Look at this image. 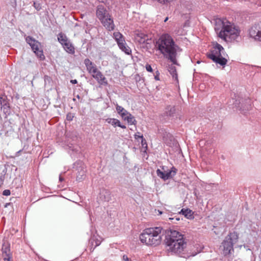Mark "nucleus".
Segmentation results:
<instances>
[{"label":"nucleus","mask_w":261,"mask_h":261,"mask_svg":"<svg viewBox=\"0 0 261 261\" xmlns=\"http://www.w3.org/2000/svg\"><path fill=\"white\" fill-rule=\"evenodd\" d=\"M155 48L173 64H177L176 50L172 38L168 34L162 35L155 43Z\"/></svg>","instance_id":"nucleus-1"},{"label":"nucleus","mask_w":261,"mask_h":261,"mask_svg":"<svg viewBox=\"0 0 261 261\" xmlns=\"http://www.w3.org/2000/svg\"><path fill=\"white\" fill-rule=\"evenodd\" d=\"M165 243L168 250L176 253L182 252L186 246L183 235L175 230H165Z\"/></svg>","instance_id":"nucleus-2"},{"label":"nucleus","mask_w":261,"mask_h":261,"mask_svg":"<svg viewBox=\"0 0 261 261\" xmlns=\"http://www.w3.org/2000/svg\"><path fill=\"white\" fill-rule=\"evenodd\" d=\"M164 232L165 230L162 227H149L143 231L139 238L141 242L146 245L156 246L161 244Z\"/></svg>","instance_id":"nucleus-3"},{"label":"nucleus","mask_w":261,"mask_h":261,"mask_svg":"<svg viewBox=\"0 0 261 261\" xmlns=\"http://www.w3.org/2000/svg\"><path fill=\"white\" fill-rule=\"evenodd\" d=\"M215 29L218 36L225 41L227 40V38L235 39L239 34L238 30L226 19H218Z\"/></svg>","instance_id":"nucleus-4"},{"label":"nucleus","mask_w":261,"mask_h":261,"mask_svg":"<svg viewBox=\"0 0 261 261\" xmlns=\"http://www.w3.org/2000/svg\"><path fill=\"white\" fill-rule=\"evenodd\" d=\"M224 51V48L220 44L217 43L213 49L207 53L206 56L216 63L224 66L227 64V60L223 57Z\"/></svg>","instance_id":"nucleus-5"},{"label":"nucleus","mask_w":261,"mask_h":261,"mask_svg":"<svg viewBox=\"0 0 261 261\" xmlns=\"http://www.w3.org/2000/svg\"><path fill=\"white\" fill-rule=\"evenodd\" d=\"M238 234L236 232H230L221 243L220 248L225 256L230 254L233 251V245L238 240Z\"/></svg>","instance_id":"nucleus-6"},{"label":"nucleus","mask_w":261,"mask_h":261,"mask_svg":"<svg viewBox=\"0 0 261 261\" xmlns=\"http://www.w3.org/2000/svg\"><path fill=\"white\" fill-rule=\"evenodd\" d=\"M25 40L27 43L30 45L31 48L36 55L41 59H43L44 58V56L43 54V51L42 50L39 49L40 43L31 36L27 37Z\"/></svg>","instance_id":"nucleus-7"},{"label":"nucleus","mask_w":261,"mask_h":261,"mask_svg":"<svg viewBox=\"0 0 261 261\" xmlns=\"http://www.w3.org/2000/svg\"><path fill=\"white\" fill-rule=\"evenodd\" d=\"M176 172L177 169L174 167H172L171 170H167L164 173L161 172L160 169H158L156 171L158 176L164 180L172 178L176 174Z\"/></svg>","instance_id":"nucleus-8"},{"label":"nucleus","mask_w":261,"mask_h":261,"mask_svg":"<svg viewBox=\"0 0 261 261\" xmlns=\"http://www.w3.org/2000/svg\"><path fill=\"white\" fill-rule=\"evenodd\" d=\"M249 35L255 40L261 41V22L250 28Z\"/></svg>","instance_id":"nucleus-9"},{"label":"nucleus","mask_w":261,"mask_h":261,"mask_svg":"<svg viewBox=\"0 0 261 261\" xmlns=\"http://www.w3.org/2000/svg\"><path fill=\"white\" fill-rule=\"evenodd\" d=\"M96 16L100 20H101L105 18L109 17L110 14L102 5H99L97 7Z\"/></svg>","instance_id":"nucleus-10"},{"label":"nucleus","mask_w":261,"mask_h":261,"mask_svg":"<svg viewBox=\"0 0 261 261\" xmlns=\"http://www.w3.org/2000/svg\"><path fill=\"white\" fill-rule=\"evenodd\" d=\"M116 42L119 48L122 51H124L126 54L127 55H129L130 54L132 51L131 49L128 46H127L123 35L121 38H119V40H116Z\"/></svg>","instance_id":"nucleus-11"},{"label":"nucleus","mask_w":261,"mask_h":261,"mask_svg":"<svg viewBox=\"0 0 261 261\" xmlns=\"http://www.w3.org/2000/svg\"><path fill=\"white\" fill-rule=\"evenodd\" d=\"M103 25L109 31H112L114 29L115 25L113 20L110 15L109 17L105 18L100 20Z\"/></svg>","instance_id":"nucleus-12"},{"label":"nucleus","mask_w":261,"mask_h":261,"mask_svg":"<svg viewBox=\"0 0 261 261\" xmlns=\"http://www.w3.org/2000/svg\"><path fill=\"white\" fill-rule=\"evenodd\" d=\"M0 102L1 109L3 111V112L5 114H10V109L6 96L1 97Z\"/></svg>","instance_id":"nucleus-13"},{"label":"nucleus","mask_w":261,"mask_h":261,"mask_svg":"<svg viewBox=\"0 0 261 261\" xmlns=\"http://www.w3.org/2000/svg\"><path fill=\"white\" fill-rule=\"evenodd\" d=\"M101 242L100 238H98L95 236L91 237L89 240V247L91 252L93 251L94 249L101 244Z\"/></svg>","instance_id":"nucleus-14"},{"label":"nucleus","mask_w":261,"mask_h":261,"mask_svg":"<svg viewBox=\"0 0 261 261\" xmlns=\"http://www.w3.org/2000/svg\"><path fill=\"white\" fill-rule=\"evenodd\" d=\"M93 77L94 78L100 85L105 86L108 85V82L106 78L100 71H99L96 74H95V75H93Z\"/></svg>","instance_id":"nucleus-15"},{"label":"nucleus","mask_w":261,"mask_h":261,"mask_svg":"<svg viewBox=\"0 0 261 261\" xmlns=\"http://www.w3.org/2000/svg\"><path fill=\"white\" fill-rule=\"evenodd\" d=\"M136 39L140 43H149L147 41L150 40L148 35L142 33H139L137 34Z\"/></svg>","instance_id":"nucleus-16"},{"label":"nucleus","mask_w":261,"mask_h":261,"mask_svg":"<svg viewBox=\"0 0 261 261\" xmlns=\"http://www.w3.org/2000/svg\"><path fill=\"white\" fill-rule=\"evenodd\" d=\"M179 215L182 214L185 216V217L189 219H192L194 218L193 216V212L192 210L189 208H182L180 212L179 213Z\"/></svg>","instance_id":"nucleus-17"},{"label":"nucleus","mask_w":261,"mask_h":261,"mask_svg":"<svg viewBox=\"0 0 261 261\" xmlns=\"http://www.w3.org/2000/svg\"><path fill=\"white\" fill-rule=\"evenodd\" d=\"M176 109L174 106H167L165 109V114L167 116L172 117L175 116Z\"/></svg>","instance_id":"nucleus-18"},{"label":"nucleus","mask_w":261,"mask_h":261,"mask_svg":"<svg viewBox=\"0 0 261 261\" xmlns=\"http://www.w3.org/2000/svg\"><path fill=\"white\" fill-rule=\"evenodd\" d=\"M63 47L66 51L69 54H73L75 53V48L70 41L66 43H65Z\"/></svg>","instance_id":"nucleus-19"},{"label":"nucleus","mask_w":261,"mask_h":261,"mask_svg":"<svg viewBox=\"0 0 261 261\" xmlns=\"http://www.w3.org/2000/svg\"><path fill=\"white\" fill-rule=\"evenodd\" d=\"M58 40L62 46L64 45L65 43H66L70 41L67 37L62 33H60L58 34Z\"/></svg>","instance_id":"nucleus-20"},{"label":"nucleus","mask_w":261,"mask_h":261,"mask_svg":"<svg viewBox=\"0 0 261 261\" xmlns=\"http://www.w3.org/2000/svg\"><path fill=\"white\" fill-rule=\"evenodd\" d=\"M3 252V256L4 257V259H6V258H11V255L10 253V250L8 247L5 246L3 245L2 249Z\"/></svg>","instance_id":"nucleus-21"},{"label":"nucleus","mask_w":261,"mask_h":261,"mask_svg":"<svg viewBox=\"0 0 261 261\" xmlns=\"http://www.w3.org/2000/svg\"><path fill=\"white\" fill-rule=\"evenodd\" d=\"M124 120H127V122L130 124H136L137 121L136 120L135 117L129 113L128 114L124 116V118H123Z\"/></svg>","instance_id":"nucleus-22"},{"label":"nucleus","mask_w":261,"mask_h":261,"mask_svg":"<svg viewBox=\"0 0 261 261\" xmlns=\"http://www.w3.org/2000/svg\"><path fill=\"white\" fill-rule=\"evenodd\" d=\"M84 64L86 65L88 71L91 70L92 69H94L96 67V66L88 58L85 59Z\"/></svg>","instance_id":"nucleus-23"},{"label":"nucleus","mask_w":261,"mask_h":261,"mask_svg":"<svg viewBox=\"0 0 261 261\" xmlns=\"http://www.w3.org/2000/svg\"><path fill=\"white\" fill-rule=\"evenodd\" d=\"M116 110L118 113L121 116V117L124 118V116L128 114V113L126 110H125L123 107L120 106L118 105L116 106Z\"/></svg>","instance_id":"nucleus-24"},{"label":"nucleus","mask_w":261,"mask_h":261,"mask_svg":"<svg viewBox=\"0 0 261 261\" xmlns=\"http://www.w3.org/2000/svg\"><path fill=\"white\" fill-rule=\"evenodd\" d=\"M101 198L106 201H109L111 199V193L108 190H103L101 193Z\"/></svg>","instance_id":"nucleus-25"},{"label":"nucleus","mask_w":261,"mask_h":261,"mask_svg":"<svg viewBox=\"0 0 261 261\" xmlns=\"http://www.w3.org/2000/svg\"><path fill=\"white\" fill-rule=\"evenodd\" d=\"M168 71L172 75L173 78L177 80V74L175 67L173 65L169 66Z\"/></svg>","instance_id":"nucleus-26"},{"label":"nucleus","mask_w":261,"mask_h":261,"mask_svg":"<svg viewBox=\"0 0 261 261\" xmlns=\"http://www.w3.org/2000/svg\"><path fill=\"white\" fill-rule=\"evenodd\" d=\"M85 175V170H84L83 167H82L80 170H78L76 175V180L79 181H81L83 178L84 176Z\"/></svg>","instance_id":"nucleus-27"},{"label":"nucleus","mask_w":261,"mask_h":261,"mask_svg":"<svg viewBox=\"0 0 261 261\" xmlns=\"http://www.w3.org/2000/svg\"><path fill=\"white\" fill-rule=\"evenodd\" d=\"M106 121L112 124L114 127L119 125V120L115 118H108L106 119Z\"/></svg>","instance_id":"nucleus-28"},{"label":"nucleus","mask_w":261,"mask_h":261,"mask_svg":"<svg viewBox=\"0 0 261 261\" xmlns=\"http://www.w3.org/2000/svg\"><path fill=\"white\" fill-rule=\"evenodd\" d=\"M122 35L118 32H114L113 33V37L115 40H119V38H121Z\"/></svg>","instance_id":"nucleus-29"},{"label":"nucleus","mask_w":261,"mask_h":261,"mask_svg":"<svg viewBox=\"0 0 261 261\" xmlns=\"http://www.w3.org/2000/svg\"><path fill=\"white\" fill-rule=\"evenodd\" d=\"M99 70H98L97 68V67H96L95 68H94V69H92L91 70H90L88 71V72L89 73H90L91 74V75L93 76V75H95V74H96V73H97V72L99 71Z\"/></svg>","instance_id":"nucleus-30"},{"label":"nucleus","mask_w":261,"mask_h":261,"mask_svg":"<svg viewBox=\"0 0 261 261\" xmlns=\"http://www.w3.org/2000/svg\"><path fill=\"white\" fill-rule=\"evenodd\" d=\"M33 6L37 11H39L41 9L40 4L38 2H34Z\"/></svg>","instance_id":"nucleus-31"},{"label":"nucleus","mask_w":261,"mask_h":261,"mask_svg":"<svg viewBox=\"0 0 261 261\" xmlns=\"http://www.w3.org/2000/svg\"><path fill=\"white\" fill-rule=\"evenodd\" d=\"M10 2L11 5L15 8L17 5V0H8Z\"/></svg>","instance_id":"nucleus-32"},{"label":"nucleus","mask_w":261,"mask_h":261,"mask_svg":"<svg viewBox=\"0 0 261 261\" xmlns=\"http://www.w3.org/2000/svg\"><path fill=\"white\" fill-rule=\"evenodd\" d=\"M73 118V116L71 113H68L66 116V119L67 120L71 121L72 120Z\"/></svg>","instance_id":"nucleus-33"},{"label":"nucleus","mask_w":261,"mask_h":261,"mask_svg":"<svg viewBox=\"0 0 261 261\" xmlns=\"http://www.w3.org/2000/svg\"><path fill=\"white\" fill-rule=\"evenodd\" d=\"M11 194V192L9 190H5L3 192V195L5 196H9Z\"/></svg>","instance_id":"nucleus-34"},{"label":"nucleus","mask_w":261,"mask_h":261,"mask_svg":"<svg viewBox=\"0 0 261 261\" xmlns=\"http://www.w3.org/2000/svg\"><path fill=\"white\" fill-rule=\"evenodd\" d=\"M146 69L147 71L149 72H151L152 71L151 66L149 64H147L146 65Z\"/></svg>","instance_id":"nucleus-35"},{"label":"nucleus","mask_w":261,"mask_h":261,"mask_svg":"<svg viewBox=\"0 0 261 261\" xmlns=\"http://www.w3.org/2000/svg\"><path fill=\"white\" fill-rule=\"evenodd\" d=\"M170 219L172 220H175V221H178L180 220V218L179 216H175L173 218H170Z\"/></svg>","instance_id":"nucleus-36"},{"label":"nucleus","mask_w":261,"mask_h":261,"mask_svg":"<svg viewBox=\"0 0 261 261\" xmlns=\"http://www.w3.org/2000/svg\"><path fill=\"white\" fill-rule=\"evenodd\" d=\"M161 172H163V173L165 172H166V170H168L167 169V167H166V166H163L162 167H161Z\"/></svg>","instance_id":"nucleus-37"},{"label":"nucleus","mask_w":261,"mask_h":261,"mask_svg":"<svg viewBox=\"0 0 261 261\" xmlns=\"http://www.w3.org/2000/svg\"><path fill=\"white\" fill-rule=\"evenodd\" d=\"M123 261H132L126 255H124L123 256Z\"/></svg>","instance_id":"nucleus-38"},{"label":"nucleus","mask_w":261,"mask_h":261,"mask_svg":"<svg viewBox=\"0 0 261 261\" xmlns=\"http://www.w3.org/2000/svg\"><path fill=\"white\" fill-rule=\"evenodd\" d=\"M160 3H165V2H170L171 1H173V0H158Z\"/></svg>","instance_id":"nucleus-39"},{"label":"nucleus","mask_w":261,"mask_h":261,"mask_svg":"<svg viewBox=\"0 0 261 261\" xmlns=\"http://www.w3.org/2000/svg\"><path fill=\"white\" fill-rule=\"evenodd\" d=\"M117 126H119L122 128H126V126L124 125H122L120 123V122L119 121V125H117Z\"/></svg>","instance_id":"nucleus-40"},{"label":"nucleus","mask_w":261,"mask_h":261,"mask_svg":"<svg viewBox=\"0 0 261 261\" xmlns=\"http://www.w3.org/2000/svg\"><path fill=\"white\" fill-rule=\"evenodd\" d=\"M70 82L73 84H75L77 83V81L76 80H72L70 81Z\"/></svg>","instance_id":"nucleus-41"},{"label":"nucleus","mask_w":261,"mask_h":261,"mask_svg":"<svg viewBox=\"0 0 261 261\" xmlns=\"http://www.w3.org/2000/svg\"><path fill=\"white\" fill-rule=\"evenodd\" d=\"M3 178H4V177L2 176H1L0 177V187L1 186L2 184H3Z\"/></svg>","instance_id":"nucleus-42"},{"label":"nucleus","mask_w":261,"mask_h":261,"mask_svg":"<svg viewBox=\"0 0 261 261\" xmlns=\"http://www.w3.org/2000/svg\"><path fill=\"white\" fill-rule=\"evenodd\" d=\"M154 79L156 81H159L160 79H159V74H156V75L154 76Z\"/></svg>","instance_id":"nucleus-43"},{"label":"nucleus","mask_w":261,"mask_h":261,"mask_svg":"<svg viewBox=\"0 0 261 261\" xmlns=\"http://www.w3.org/2000/svg\"><path fill=\"white\" fill-rule=\"evenodd\" d=\"M63 180H64V178L62 177H61V176H59V180L60 181H62Z\"/></svg>","instance_id":"nucleus-44"},{"label":"nucleus","mask_w":261,"mask_h":261,"mask_svg":"<svg viewBox=\"0 0 261 261\" xmlns=\"http://www.w3.org/2000/svg\"><path fill=\"white\" fill-rule=\"evenodd\" d=\"M11 258H6V259H4L5 261H12L11 260Z\"/></svg>","instance_id":"nucleus-45"},{"label":"nucleus","mask_w":261,"mask_h":261,"mask_svg":"<svg viewBox=\"0 0 261 261\" xmlns=\"http://www.w3.org/2000/svg\"><path fill=\"white\" fill-rule=\"evenodd\" d=\"M168 19V17H166V18H165V19L164 21H165V22H166V21H167Z\"/></svg>","instance_id":"nucleus-46"},{"label":"nucleus","mask_w":261,"mask_h":261,"mask_svg":"<svg viewBox=\"0 0 261 261\" xmlns=\"http://www.w3.org/2000/svg\"><path fill=\"white\" fill-rule=\"evenodd\" d=\"M76 97H77L78 99H80V96H79V95H77L76 96Z\"/></svg>","instance_id":"nucleus-47"},{"label":"nucleus","mask_w":261,"mask_h":261,"mask_svg":"<svg viewBox=\"0 0 261 261\" xmlns=\"http://www.w3.org/2000/svg\"><path fill=\"white\" fill-rule=\"evenodd\" d=\"M8 204H10V203H6L5 205V207H7Z\"/></svg>","instance_id":"nucleus-48"},{"label":"nucleus","mask_w":261,"mask_h":261,"mask_svg":"<svg viewBox=\"0 0 261 261\" xmlns=\"http://www.w3.org/2000/svg\"><path fill=\"white\" fill-rule=\"evenodd\" d=\"M159 214H162V212H161V211H159Z\"/></svg>","instance_id":"nucleus-49"},{"label":"nucleus","mask_w":261,"mask_h":261,"mask_svg":"<svg viewBox=\"0 0 261 261\" xmlns=\"http://www.w3.org/2000/svg\"><path fill=\"white\" fill-rule=\"evenodd\" d=\"M139 137L141 138L142 139H143V136H139Z\"/></svg>","instance_id":"nucleus-50"},{"label":"nucleus","mask_w":261,"mask_h":261,"mask_svg":"<svg viewBox=\"0 0 261 261\" xmlns=\"http://www.w3.org/2000/svg\"><path fill=\"white\" fill-rule=\"evenodd\" d=\"M20 151L21 150H19V151L17 152V153H20Z\"/></svg>","instance_id":"nucleus-51"},{"label":"nucleus","mask_w":261,"mask_h":261,"mask_svg":"<svg viewBox=\"0 0 261 261\" xmlns=\"http://www.w3.org/2000/svg\"><path fill=\"white\" fill-rule=\"evenodd\" d=\"M73 101H75V98H73Z\"/></svg>","instance_id":"nucleus-52"}]
</instances>
